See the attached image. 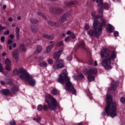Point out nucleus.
I'll use <instances>...</instances> for the list:
<instances>
[{"instance_id":"obj_51","label":"nucleus","mask_w":125,"mask_h":125,"mask_svg":"<svg viewBox=\"0 0 125 125\" xmlns=\"http://www.w3.org/2000/svg\"><path fill=\"white\" fill-rule=\"evenodd\" d=\"M89 28H90L89 25H88V24H86V25H85V29L86 30H88V29H89Z\"/></svg>"},{"instance_id":"obj_26","label":"nucleus","mask_w":125,"mask_h":125,"mask_svg":"<svg viewBox=\"0 0 125 125\" xmlns=\"http://www.w3.org/2000/svg\"><path fill=\"white\" fill-rule=\"evenodd\" d=\"M30 22L32 23V24H37L38 22H39V21L37 20H36L35 19H30Z\"/></svg>"},{"instance_id":"obj_7","label":"nucleus","mask_w":125,"mask_h":125,"mask_svg":"<svg viewBox=\"0 0 125 125\" xmlns=\"http://www.w3.org/2000/svg\"><path fill=\"white\" fill-rule=\"evenodd\" d=\"M97 3L98 5V10L99 13H101V17H103V7L105 9V10H108L109 9V4L108 3H104L103 4V0H96Z\"/></svg>"},{"instance_id":"obj_38","label":"nucleus","mask_w":125,"mask_h":125,"mask_svg":"<svg viewBox=\"0 0 125 125\" xmlns=\"http://www.w3.org/2000/svg\"><path fill=\"white\" fill-rule=\"evenodd\" d=\"M20 49L21 50V51H25V46L24 45H21L20 47Z\"/></svg>"},{"instance_id":"obj_11","label":"nucleus","mask_w":125,"mask_h":125,"mask_svg":"<svg viewBox=\"0 0 125 125\" xmlns=\"http://www.w3.org/2000/svg\"><path fill=\"white\" fill-rule=\"evenodd\" d=\"M50 12H54V13H57V14H58V13H62L63 12V10H62L61 8H51L49 9Z\"/></svg>"},{"instance_id":"obj_41","label":"nucleus","mask_w":125,"mask_h":125,"mask_svg":"<svg viewBox=\"0 0 125 125\" xmlns=\"http://www.w3.org/2000/svg\"><path fill=\"white\" fill-rule=\"evenodd\" d=\"M61 45H63V41H61L57 44V46H61Z\"/></svg>"},{"instance_id":"obj_15","label":"nucleus","mask_w":125,"mask_h":125,"mask_svg":"<svg viewBox=\"0 0 125 125\" xmlns=\"http://www.w3.org/2000/svg\"><path fill=\"white\" fill-rule=\"evenodd\" d=\"M42 36L43 38H45V39H47L48 40H53L54 39L53 35H48L46 34H43Z\"/></svg>"},{"instance_id":"obj_55","label":"nucleus","mask_w":125,"mask_h":125,"mask_svg":"<svg viewBox=\"0 0 125 125\" xmlns=\"http://www.w3.org/2000/svg\"><path fill=\"white\" fill-rule=\"evenodd\" d=\"M8 21H9V22H12V21H13V19H12V18L10 17L8 19Z\"/></svg>"},{"instance_id":"obj_53","label":"nucleus","mask_w":125,"mask_h":125,"mask_svg":"<svg viewBox=\"0 0 125 125\" xmlns=\"http://www.w3.org/2000/svg\"><path fill=\"white\" fill-rule=\"evenodd\" d=\"M0 83L2 85H4L5 84V82H4V81H1Z\"/></svg>"},{"instance_id":"obj_17","label":"nucleus","mask_w":125,"mask_h":125,"mask_svg":"<svg viewBox=\"0 0 125 125\" xmlns=\"http://www.w3.org/2000/svg\"><path fill=\"white\" fill-rule=\"evenodd\" d=\"M65 6H69V5H71V4H78V2L77 1L66 2L64 3Z\"/></svg>"},{"instance_id":"obj_32","label":"nucleus","mask_w":125,"mask_h":125,"mask_svg":"<svg viewBox=\"0 0 125 125\" xmlns=\"http://www.w3.org/2000/svg\"><path fill=\"white\" fill-rule=\"evenodd\" d=\"M31 31L33 32V33H36V32H37V31H38V28L32 26L31 27Z\"/></svg>"},{"instance_id":"obj_29","label":"nucleus","mask_w":125,"mask_h":125,"mask_svg":"<svg viewBox=\"0 0 125 125\" xmlns=\"http://www.w3.org/2000/svg\"><path fill=\"white\" fill-rule=\"evenodd\" d=\"M37 110L41 112L42 110V104L38 105L37 106Z\"/></svg>"},{"instance_id":"obj_33","label":"nucleus","mask_w":125,"mask_h":125,"mask_svg":"<svg viewBox=\"0 0 125 125\" xmlns=\"http://www.w3.org/2000/svg\"><path fill=\"white\" fill-rule=\"evenodd\" d=\"M10 65L11 64H8L5 66V69L6 70V71H10Z\"/></svg>"},{"instance_id":"obj_3","label":"nucleus","mask_w":125,"mask_h":125,"mask_svg":"<svg viewBox=\"0 0 125 125\" xmlns=\"http://www.w3.org/2000/svg\"><path fill=\"white\" fill-rule=\"evenodd\" d=\"M57 82L62 84H64L65 83L66 87H64V89L66 91H70L72 94L76 95V89H75L73 83L70 81V78L68 77L66 69H63L62 73L59 75V78H58Z\"/></svg>"},{"instance_id":"obj_40","label":"nucleus","mask_w":125,"mask_h":125,"mask_svg":"<svg viewBox=\"0 0 125 125\" xmlns=\"http://www.w3.org/2000/svg\"><path fill=\"white\" fill-rule=\"evenodd\" d=\"M10 125H16V123L14 120H12L10 122Z\"/></svg>"},{"instance_id":"obj_28","label":"nucleus","mask_w":125,"mask_h":125,"mask_svg":"<svg viewBox=\"0 0 125 125\" xmlns=\"http://www.w3.org/2000/svg\"><path fill=\"white\" fill-rule=\"evenodd\" d=\"M5 63L6 65H11V62H10V60L8 58H7L5 60Z\"/></svg>"},{"instance_id":"obj_19","label":"nucleus","mask_w":125,"mask_h":125,"mask_svg":"<svg viewBox=\"0 0 125 125\" xmlns=\"http://www.w3.org/2000/svg\"><path fill=\"white\" fill-rule=\"evenodd\" d=\"M42 48V46L41 45H37L36 50L35 51V53H41Z\"/></svg>"},{"instance_id":"obj_14","label":"nucleus","mask_w":125,"mask_h":125,"mask_svg":"<svg viewBox=\"0 0 125 125\" xmlns=\"http://www.w3.org/2000/svg\"><path fill=\"white\" fill-rule=\"evenodd\" d=\"M67 21V17H66V14H64L62 17L60 18L59 20L60 23H64Z\"/></svg>"},{"instance_id":"obj_4","label":"nucleus","mask_w":125,"mask_h":125,"mask_svg":"<svg viewBox=\"0 0 125 125\" xmlns=\"http://www.w3.org/2000/svg\"><path fill=\"white\" fill-rule=\"evenodd\" d=\"M13 75V76L18 75L21 80L27 82L28 84L31 85V86H35L36 85V81L27 72V71H26L24 67H20L19 69H14Z\"/></svg>"},{"instance_id":"obj_20","label":"nucleus","mask_w":125,"mask_h":125,"mask_svg":"<svg viewBox=\"0 0 125 125\" xmlns=\"http://www.w3.org/2000/svg\"><path fill=\"white\" fill-rule=\"evenodd\" d=\"M115 27L113 26L112 25L108 24V32L109 33H113V31H114Z\"/></svg>"},{"instance_id":"obj_34","label":"nucleus","mask_w":125,"mask_h":125,"mask_svg":"<svg viewBox=\"0 0 125 125\" xmlns=\"http://www.w3.org/2000/svg\"><path fill=\"white\" fill-rule=\"evenodd\" d=\"M70 41H71V38L69 37L65 38L64 39V42H70Z\"/></svg>"},{"instance_id":"obj_47","label":"nucleus","mask_w":125,"mask_h":125,"mask_svg":"<svg viewBox=\"0 0 125 125\" xmlns=\"http://www.w3.org/2000/svg\"><path fill=\"white\" fill-rule=\"evenodd\" d=\"M38 15H41V16L44 18V19H45L46 18V17H45V16L43 15L42 14V13H38Z\"/></svg>"},{"instance_id":"obj_35","label":"nucleus","mask_w":125,"mask_h":125,"mask_svg":"<svg viewBox=\"0 0 125 125\" xmlns=\"http://www.w3.org/2000/svg\"><path fill=\"white\" fill-rule=\"evenodd\" d=\"M41 65H42L43 67H47V62L43 61L41 63Z\"/></svg>"},{"instance_id":"obj_10","label":"nucleus","mask_w":125,"mask_h":125,"mask_svg":"<svg viewBox=\"0 0 125 125\" xmlns=\"http://www.w3.org/2000/svg\"><path fill=\"white\" fill-rule=\"evenodd\" d=\"M97 73V69L96 68H91L86 71V73L88 75H95Z\"/></svg>"},{"instance_id":"obj_58","label":"nucleus","mask_w":125,"mask_h":125,"mask_svg":"<svg viewBox=\"0 0 125 125\" xmlns=\"http://www.w3.org/2000/svg\"><path fill=\"white\" fill-rule=\"evenodd\" d=\"M16 46H17L16 43H14L13 44V47H14V48L16 47Z\"/></svg>"},{"instance_id":"obj_50","label":"nucleus","mask_w":125,"mask_h":125,"mask_svg":"<svg viewBox=\"0 0 125 125\" xmlns=\"http://www.w3.org/2000/svg\"><path fill=\"white\" fill-rule=\"evenodd\" d=\"M42 120V118H41V117H38L37 119H36V122L37 123H40V122H41Z\"/></svg>"},{"instance_id":"obj_54","label":"nucleus","mask_w":125,"mask_h":125,"mask_svg":"<svg viewBox=\"0 0 125 125\" xmlns=\"http://www.w3.org/2000/svg\"><path fill=\"white\" fill-rule=\"evenodd\" d=\"M95 12H93L92 13H91V15L93 17H95Z\"/></svg>"},{"instance_id":"obj_18","label":"nucleus","mask_w":125,"mask_h":125,"mask_svg":"<svg viewBox=\"0 0 125 125\" xmlns=\"http://www.w3.org/2000/svg\"><path fill=\"white\" fill-rule=\"evenodd\" d=\"M76 78H74V80H83V79L84 78V76H83V74L81 73L80 75L77 76Z\"/></svg>"},{"instance_id":"obj_21","label":"nucleus","mask_w":125,"mask_h":125,"mask_svg":"<svg viewBox=\"0 0 125 125\" xmlns=\"http://www.w3.org/2000/svg\"><path fill=\"white\" fill-rule=\"evenodd\" d=\"M78 47H81L82 49H85L84 47V42L82 41L80 44H78Z\"/></svg>"},{"instance_id":"obj_25","label":"nucleus","mask_w":125,"mask_h":125,"mask_svg":"<svg viewBox=\"0 0 125 125\" xmlns=\"http://www.w3.org/2000/svg\"><path fill=\"white\" fill-rule=\"evenodd\" d=\"M116 87H117V85L116 84L111 83V85L110 86L111 90H115V89H116Z\"/></svg>"},{"instance_id":"obj_31","label":"nucleus","mask_w":125,"mask_h":125,"mask_svg":"<svg viewBox=\"0 0 125 125\" xmlns=\"http://www.w3.org/2000/svg\"><path fill=\"white\" fill-rule=\"evenodd\" d=\"M0 72L2 73L4 75V72H3V67H2V65L0 63Z\"/></svg>"},{"instance_id":"obj_37","label":"nucleus","mask_w":125,"mask_h":125,"mask_svg":"<svg viewBox=\"0 0 125 125\" xmlns=\"http://www.w3.org/2000/svg\"><path fill=\"white\" fill-rule=\"evenodd\" d=\"M48 24L50 25V26H53V25L55 24V22L52 21H48Z\"/></svg>"},{"instance_id":"obj_6","label":"nucleus","mask_w":125,"mask_h":125,"mask_svg":"<svg viewBox=\"0 0 125 125\" xmlns=\"http://www.w3.org/2000/svg\"><path fill=\"white\" fill-rule=\"evenodd\" d=\"M46 97L49 98V99H51L50 101L46 99H45V102L47 104L49 110L50 111H54L57 107V105H58L57 101H56V99L49 94H46Z\"/></svg>"},{"instance_id":"obj_62","label":"nucleus","mask_w":125,"mask_h":125,"mask_svg":"<svg viewBox=\"0 0 125 125\" xmlns=\"http://www.w3.org/2000/svg\"><path fill=\"white\" fill-rule=\"evenodd\" d=\"M18 20H21V16H18L17 17Z\"/></svg>"},{"instance_id":"obj_16","label":"nucleus","mask_w":125,"mask_h":125,"mask_svg":"<svg viewBox=\"0 0 125 125\" xmlns=\"http://www.w3.org/2000/svg\"><path fill=\"white\" fill-rule=\"evenodd\" d=\"M16 33L17 35V40H20V28L19 27H16Z\"/></svg>"},{"instance_id":"obj_5","label":"nucleus","mask_w":125,"mask_h":125,"mask_svg":"<svg viewBox=\"0 0 125 125\" xmlns=\"http://www.w3.org/2000/svg\"><path fill=\"white\" fill-rule=\"evenodd\" d=\"M106 105L104 110L107 116H110L111 118H115L118 116L117 113V104L113 103V99L111 95H107L106 98Z\"/></svg>"},{"instance_id":"obj_12","label":"nucleus","mask_w":125,"mask_h":125,"mask_svg":"<svg viewBox=\"0 0 125 125\" xmlns=\"http://www.w3.org/2000/svg\"><path fill=\"white\" fill-rule=\"evenodd\" d=\"M61 53H62V50H59L58 53H55L54 55V59H55V60H58L61 55Z\"/></svg>"},{"instance_id":"obj_42","label":"nucleus","mask_w":125,"mask_h":125,"mask_svg":"<svg viewBox=\"0 0 125 125\" xmlns=\"http://www.w3.org/2000/svg\"><path fill=\"white\" fill-rule=\"evenodd\" d=\"M120 101H121V103H125V97H121L120 99Z\"/></svg>"},{"instance_id":"obj_57","label":"nucleus","mask_w":125,"mask_h":125,"mask_svg":"<svg viewBox=\"0 0 125 125\" xmlns=\"http://www.w3.org/2000/svg\"><path fill=\"white\" fill-rule=\"evenodd\" d=\"M105 115H106V113H105L104 111L102 113V116H103V117L105 116Z\"/></svg>"},{"instance_id":"obj_24","label":"nucleus","mask_w":125,"mask_h":125,"mask_svg":"<svg viewBox=\"0 0 125 125\" xmlns=\"http://www.w3.org/2000/svg\"><path fill=\"white\" fill-rule=\"evenodd\" d=\"M53 48V44H51L49 45L48 47L46 48V52H50V50Z\"/></svg>"},{"instance_id":"obj_9","label":"nucleus","mask_w":125,"mask_h":125,"mask_svg":"<svg viewBox=\"0 0 125 125\" xmlns=\"http://www.w3.org/2000/svg\"><path fill=\"white\" fill-rule=\"evenodd\" d=\"M0 94L7 96L10 94V91L8 89H2L0 90Z\"/></svg>"},{"instance_id":"obj_1","label":"nucleus","mask_w":125,"mask_h":125,"mask_svg":"<svg viewBox=\"0 0 125 125\" xmlns=\"http://www.w3.org/2000/svg\"><path fill=\"white\" fill-rule=\"evenodd\" d=\"M101 58H105L102 61V65L105 70H111L112 69V61H114L117 58V53L113 51L110 55V50L107 48H103L101 52Z\"/></svg>"},{"instance_id":"obj_2","label":"nucleus","mask_w":125,"mask_h":125,"mask_svg":"<svg viewBox=\"0 0 125 125\" xmlns=\"http://www.w3.org/2000/svg\"><path fill=\"white\" fill-rule=\"evenodd\" d=\"M99 19V17L96 16L93 20V28L94 30L90 29L87 32V35L90 37H96L97 39H99L101 36L103 27L106 26V20L103 19L100 20Z\"/></svg>"},{"instance_id":"obj_48","label":"nucleus","mask_w":125,"mask_h":125,"mask_svg":"<svg viewBox=\"0 0 125 125\" xmlns=\"http://www.w3.org/2000/svg\"><path fill=\"white\" fill-rule=\"evenodd\" d=\"M114 37H118L119 36V32L115 31L113 33Z\"/></svg>"},{"instance_id":"obj_52","label":"nucleus","mask_w":125,"mask_h":125,"mask_svg":"<svg viewBox=\"0 0 125 125\" xmlns=\"http://www.w3.org/2000/svg\"><path fill=\"white\" fill-rule=\"evenodd\" d=\"M9 38L10 40H13V38H14V35L13 34L10 35Z\"/></svg>"},{"instance_id":"obj_45","label":"nucleus","mask_w":125,"mask_h":125,"mask_svg":"<svg viewBox=\"0 0 125 125\" xmlns=\"http://www.w3.org/2000/svg\"><path fill=\"white\" fill-rule=\"evenodd\" d=\"M42 108L44 111H46L47 110V105L46 104H44L43 105Z\"/></svg>"},{"instance_id":"obj_27","label":"nucleus","mask_w":125,"mask_h":125,"mask_svg":"<svg viewBox=\"0 0 125 125\" xmlns=\"http://www.w3.org/2000/svg\"><path fill=\"white\" fill-rule=\"evenodd\" d=\"M3 30H7V27H6V26H2V25L0 24V32H2Z\"/></svg>"},{"instance_id":"obj_56","label":"nucleus","mask_w":125,"mask_h":125,"mask_svg":"<svg viewBox=\"0 0 125 125\" xmlns=\"http://www.w3.org/2000/svg\"><path fill=\"white\" fill-rule=\"evenodd\" d=\"M71 34H72V33L71 32L70 30H68L67 32H66V35H71Z\"/></svg>"},{"instance_id":"obj_30","label":"nucleus","mask_w":125,"mask_h":125,"mask_svg":"<svg viewBox=\"0 0 125 125\" xmlns=\"http://www.w3.org/2000/svg\"><path fill=\"white\" fill-rule=\"evenodd\" d=\"M11 90H12L13 92H16V91H18V88L16 87V86H14L13 88H11Z\"/></svg>"},{"instance_id":"obj_13","label":"nucleus","mask_w":125,"mask_h":125,"mask_svg":"<svg viewBox=\"0 0 125 125\" xmlns=\"http://www.w3.org/2000/svg\"><path fill=\"white\" fill-rule=\"evenodd\" d=\"M13 55L14 56L16 61H19V54H18V50H16L13 54Z\"/></svg>"},{"instance_id":"obj_43","label":"nucleus","mask_w":125,"mask_h":125,"mask_svg":"<svg viewBox=\"0 0 125 125\" xmlns=\"http://www.w3.org/2000/svg\"><path fill=\"white\" fill-rule=\"evenodd\" d=\"M47 62L48 64H52L53 63V60L52 59H48Z\"/></svg>"},{"instance_id":"obj_44","label":"nucleus","mask_w":125,"mask_h":125,"mask_svg":"<svg viewBox=\"0 0 125 125\" xmlns=\"http://www.w3.org/2000/svg\"><path fill=\"white\" fill-rule=\"evenodd\" d=\"M5 40V37L4 36H2L0 38V41H1V42H4Z\"/></svg>"},{"instance_id":"obj_64","label":"nucleus","mask_w":125,"mask_h":125,"mask_svg":"<svg viewBox=\"0 0 125 125\" xmlns=\"http://www.w3.org/2000/svg\"><path fill=\"white\" fill-rule=\"evenodd\" d=\"M77 125H83V123H78Z\"/></svg>"},{"instance_id":"obj_23","label":"nucleus","mask_w":125,"mask_h":125,"mask_svg":"<svg viewBox=\"0 0 125 125\" xmlns=\"http://www.w3.org/2000/svg\"><path fill=\"white\" fill-rule=\"evenodd\" d=\"M87 79L89 82H92L95 80V78H94V76L92 75H88L87 77Z\"/></svg>"},{"instance_id":"obj_8","label":"nucleus","mask_w":125,"mask_h":125,"mask_svg":"<svg viewBox=\"0 0 125 125\" xmlns=\"http://www.w3.org/2000/svg\"><path fill=\"white\" fill-rule=\"evenodd\" d=\"M52 67L55 69L65 68V62L63 60H58L53 63Z\"/></svg>"},{"instance_id":"obj_46","label":"nucleus","mask_w":125,"mask_h":125,"mask_svg":"<svg viewBox=\"0 0 125 125\" xmlns=\"http://www.w3.org/2000/svg\"><path fill=\"white\" fill-rule=\"evenodd\" d=\"M66 60L67 61H71V60H72V56L69 55L66 58Z\"/></svg>"},{"instance_id":"obj_60","label":"nucleus","mask_w":125,"mask_h":125,"mask_svg":"<svg viewBox=\"0 0 125 125\" xmlns=\"http://www.w3.org/2000/svg\"><path fill=\"white\" fill-rule=\"evenodd\" d=\"M9 50H11V49H12V46L9 45Z\"/></svg>"},{"instance_id":"obj_39","label":"nucleus","mask_w":125,"mask_h":125,"mask_svg":"<svg viewBox=\"0 0 125 125\" xmlns=\"http://www.w3.org/2000/svg\"><path fill=\"white\" fill-rule=\"evenodd\" d=\"M12 42H13V40L9 39L7 41V44H11V43H12Z\"/></svg>"},{"instance_id":"obj_61","label":"nucleus","mask_w":125,"mask_h":125,"mask_svg":"<svg viewBox=\"0 0 125 125\" xmlns=\"http://www.w3.org/2000/svg\"><path fill=\"white\" fill-rule=\"evenodd\" d=\"M2 55V56H5V55H6V53L5 52H3Z\"/></svg>"},{"instance_id":"obj_49","label":"nucleus","mask_w":125,"mask_h":125,"mask_svg":"<svg viewBox=\"0 0 125 125\" xmlns=\"http://www.w3.org/2000/svg\"><path fill=\"white\" fill-rule=\"evenodd\" d=\"M3 35H9V30H7L6 31H4Z\"/></svg>"},{"instance_id":"obj_36","label":"nucleus","mask_w":125,"mask_h":125,"mask_svg":"<svg viewBox=\"0 0 125 125\" xmlns=\"http://www.w3.org/2000/svg\"><path fill=\"white\" fill-rule=\"evenodd\" d=\"M70 38L73 39V40H75V39H76V35H75L74 33H72L70 35Z\"/></svg>"},{"instance_id":"obj_22","label":"nucleus","mask_w":125,"mask_h":125,"mask_svg":"<svg viewBox=\"0 0 125 125\" xmlns=\"http://www.w3.org/2000/svg\"><path fill=\"white\" fill-rule=\"evenodd\" d=\"M52 93L53 95H57V94H59V91L57 89L54 88L52 91Z\"/></svg>"},{"instance_id":"obj_59","label":"nucleus","mask_w":125,"mask_h":125,"mask_svg":"<svg viewBox=\"0 0 125 125\" xmlns=\"http://www.w3.org/2000/svg\"><path fill=\"white\" fill-rule=\"evenodd\" d=\"M3 9H5L6 8V5H3L2 7Z\"/></svg>"},{"instance_id":"obj_63","label":"nucleus","mask_w":125,"mask_h":125,"mask_svg":"<svg viewBox=\"0 0 125 125\" xmlns=\"http://www.w3.org/2000/svg\"><path fill=\"white\" fill-rule=\"evenodd\" d=\"M94 65H95V66H97V61H95Z\"/></svg>"}]
</instances>
